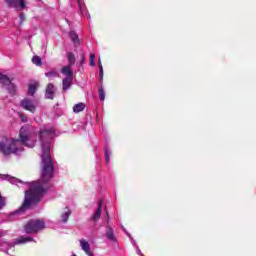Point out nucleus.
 <instances>
[{
  "mask_svg": "<svg viewBox=\"0 0 256 256\" xmlns=\"http://www.w3.org/2000/svg\"><path fill=\"white\" fill-rule=\"evenodd\" d=\"M54 133L55 131L53 129H44L39 132V138L42 143L41 178L30 183L29 189L25 191V198L23 204L20 206V211L37 207L47 194V191H49V187H51L49 181L53 179L55 165L51 159V144L49 143V139L53 137Z\"/></svg>",
  "mask_w": 256,
  "mask_h": 256,
  "instance_id": "obj_1",
  "label": "nucleus"
},
{
  "mask_svg": "<svg viewBox=\"0 0 256 256\" xmlns=\"http://www.w3.org/2000/svg\"><path fill=\"white\" fill-rule=\"evenodd\" d=\"M18 143L21 145H25V147H30L33 149L37 143V136L35 133L29 132V129L26 127H22L19 132V139L9 138L7 136H3L0 140V152L3 155H11L15 153H19L21 148H19Z\"/></svg>",
  "mask_w": 256,
  "mask_h": 256,
  "instance_id": "obj_2",
  "label": "nucleus"
},
{
  "mask_svg": "<svg viewBox=\"0 0 256 256\" xmlns=\"http://www.w3.org/2000/svg\"><path fill=\"white\" fill-rule=\"evenodd\" d=\"M45 229V221L39 219L29 220L24 226V231L28 235L39 233Z\"/></svg>",
  "mask_w": 256,
  "mask_h": 256,
  "instance_id": "obj_3",
  "label": "nucleus"
},
{
  "mask_svg": "<svg viewBox=\"0 0 256 256\" xmlns=\"http://www.w3.org/2000/svg\"><path fill=\"white\" fill-rule=\"evenodd\" d=\"M7 7L10 9H16V11H24L27 9V3L25 0H4Z\"/></svg>",
  "mask_w": 256,
  "mask_h": 256,
  "instance_id": "obj_4",
  "label": "nucleus"
},
{
  "mask_svg": "<svg viewBox=\"0 0 256 256\" xmlns=\"http://www.w3.org/2000/svg\"><path fill=\"white\" fill-rule=\"evenodd\" d=\"M20 107L25 111H30V113H35L37 107L35 102L29 98H25L20 102Z\"/></svg>",
  "mask_w": 256,
  "mask_h": 256,
  "instance_id": "obj_5",
  "label": "nucleus"
},
{
  "mask_svg": "<svg viewBox=\"0 0 256 256\" xmlns=\"http://www.w3.org/2000/svg\"><path fill=\"white\" fill-rule=\"evenodd\" d=\"M57 92V88L53 83H49L46 87L45 97L46 99H55V93Z\"/></svg>",
  "mask_w": 256,
  "mask_h": 256,
  "instance_id": "obj_6",
  "label": "nucleus"
},
{
  "mask_svg": "<svg viewBox=\"0 0 256 256\" xmlns=\"http://www.w3.org/2000/svg\"><path fill=\"white\" fill-rule=\"evenodd\" d=\"M101 211H103V200H99L98 207L91 217L92 221H99L101 219Z\"/></svg>",
  "mask_w": 256,
  "mask_h": 256,
  "instance_id": "obj_7",
  "label": "nucleus"
},
{
  "mask_svg": "<svg viewBox=\"0 0 256 256\" xmlns=\"http://www.w3.org/2000/svg\"><path fill=\"white\" fill-rule=\"evenodd\" d=\"M80 247L82 248V251L86 253V255L93 256V252H91V245H89V242L87 240L81 239Z\"/></svg>",
  "mask_w": 256,
  "mask_h": 256,
  "instance_id": "obj_8",
  "label": "nucleus"
},
{
  "mask_svg": "<svg viewBox=\"0 0 256 256\" xmlns=\"http://www.w3.org/2000/svg\"><path fill=\"white\" fill-rule=\"evenodd\" d=\"M2 85H4V87H7V91L10 93V95H15V93L17 92V86H15L9 78L8 82H3Z\"/></svg>",
  "mask_w": 256,
  "mask_h": 256,
  "instance_id": "obj_9",
  "label": "nucleus"
},
{
  "mask_svg": "<svg viewBox=\"0 0 256 256\" xmlns=\"http://www.w3.org/2000/svg\"><path fill=\"white\" fill-rule=\"evenodd\" d=\"M73 83V77H66L62 80V85H63V91H67L69 87H71Z\"/></svg>",
  "mask_w": 256,
  "mask_h": 256,
  "instance_id": "obj_10",
  "label": "nucleus"
},
{
  "mask_svg": "<svg viewBox=\"0 0 256 256\" xmlns=\"http://www.w3.org/2000/svg\"><path fill=\"white\" fill-rule=\"evenodd\" d=\"M61 73L63 75H66V77H73V71L71 70V66L62 67Z\"/></svg>",
  "mask_w": 256,
  "mask_h": 256,
  "instance_id": "obj_11",
  "label": "nucleus"
},
{
  "mask_svg": "<svg viewBox=\"0 0 256 256\" xmlns=\"http://www.w3.org/2000/svg\"><path fill=\"white\" fill-rule=\"evenodd\" d=\"M106 237L110 241H115V234L113 233V228H111V226H107Z\"/></svg>",
  "mask_w": 256,
  "mask_h": 256,
  "instance_id": "obj_12",
  "label": "nucleus"
},
{
  "mask_svg": "<svg viewBox=\"0 0 256 256\" xmlns=\"http://www.w3.org/2000/svg\"><path fill=\"white\" fill-rule=\"evenodd\" d=\"M73 111H74V113H81V111H85V104L78 103V104L74 105Z\"/></svg>",
  "mask_w": 256,
  "mask_h": 256,
  "instance_id": "obj_13",
  "label": "nucleus"
},
{
  "mask_svg": "<svg viewBox=\"0 0 256 256\" xmlns=\"http://www.w3.org/2000/svg\"><path fill=\"white\" fill-rule=\"evenodd\" d=\"M45 77H48V79H55V78L59 77V74L57 73V71L51 70V71L45 73Z\"/></svg>",
  "mask_w": 256,
  "mask_h": 256,
  "instance_id": "obj_14",
  "label": "nucleus"
},
{
  "mask_svg": "<svg viewBox=\"0 0 256 256\" xmlns=\"http://www.w3.org/2000/svg\"><path fill=\"white\" fill-rule=\"evenodd\" d=\"M37 93V84H30L28 87V95H35Z\"/></svg>",
  "mask_w": 256,
  "mask_h": 256,
  "instance_id": "obj_15",
  "label": "nucleus"
},
{
  "mask_svg": "<svg viewBox=\"0 0 256 256\" xmlns=\"http://www.w3.org/2000/svg\"><path fill=\"white\" fill-rule=\"evenodd\" d=\"M69 37H70L71 41H73V43H75V44L79 43V35H77L75 33V31H71L69 33Z\"/></svg>",
  "mask_w": 256,
  "mask_h": 256,
  "instance_id": "obj_16",
  "label": "nucleus"
},
{
  "mask_svg": "<svg viewBox=\"0 0 256 256\" xmlns=\"http://www.w3.org/2000/svg\"><path fill=\"white\" fill-rule=\"evenodd\" d=\"M32 63L36 65L37 67H41L43 65V61L41 60V57L39 56H33Z\"/></svg>",
  "mask_w": 256,
  "mask_h": 256,
  "instance_id": "obj_17",
  "label": "nucleus"
},
{
  "mask_svg": "<svg viewBox=\"0 0 256 256\" xmlns=\"http://www.w3.org/2000/svg\"><path fill=\"white\" fill-rule=\"evenodd\" d=\"M29 241H33V238H31V237H26V238L20 237V238L16 239V243L18 245H21V243H27Z\"/></svg>",
  "mask_w": 256,
  "mask_h": 256,
  "instance_id": "obj_18",
  "label": "nucleus"
},
{
  "mask_svg": "<svg viewBox=\"0 0 256 256\" xmlns=\"http://www.w3.org/2000/svg\"><path fill=\"white\" fill-rule=\"evenodd\" d=\"M98 95L100 101H105V89L103 88V86H100V88L98 89Z\"/></svg>",
  "mask_w": 256,
  "mask_h": 256,
  "instance_id": "obj_19",
  "label": "nucleus"
},
{
  "mask_svg": "<svg viewBox=\"0 0 256 256\" xmlns=\"http://www.w3.org/2000/svg\"><path fill=\"white\" fill-rule=\"evenodd\" d=\"M71 215V211H67V212H64L62 215H61V219L63 221V223H67V221H69V217Z\"/></svg>",
  "mask_w": 256,
  "mask_h": 256,
  "instance_id": "obj_20",
  "label": "nucleus"
},
{
  "mask_svg": "<svg viewBox=\"0 0 256 256\" xmlns=\"http://www.w3.org/2000/svg\"><path fill=\"white\" fill-rule=\"evenodd\" d=\"M67 57H68L69 64L73 65L75 63V54H73V52H69Z\"/></svg>",
  "mask_w": 256,
  "mask_h": 256,
  "instance_id": "obj_21",
  "label": "nucleus"
},
{
  "mask_svg": "<svg viewBox=\"0 0 256 256\" xmlns=\"http://www.w3.org/2000/svg\"><path fill=\"white\" fill-rule=\"evenodd\" d=\"M98 67L100 69V72H99L100 79L103 80V64H101V58L98 59Z\"/></svg>",
  "mask_w": 256,
  "mask_h": 256,
  "instance_id": "obj_22",
  "label": "nucleus"
},
{
  "mask_svg": "<svg viewBox=\"0 0 256 256\" xmlns=\"http://www.w3.org/2000/svg\"><path fill=\"white\" fill-rule=\"evenodd\" d=\"M9 82V77L5 74L0 73V83H8Z\"/></svg>",
  "mask_w": 256,
  "mask_h": 256,
  "instance_id": "obj_23",
  "label": "nucleus"
},
{
  "mask_svg": "<svg viewBox=\"0 0 256 256\" xmlns=\"http://www.w3.org/2000/svg\"><path fill=\"white\" fill-rule=\"evenodd\" d=\"M89 65L91 67H95V54H90V58H89Z\"/></svg>",
  "mask_w": 256,
  "mask_h": 256,
  "instance_id": "obj_24",
  "label": "nucleus"
},
{
  "mask_svg": "<svg viewBox=\"0 0 256 256\" xmlns=\"http://www.w3.org/2000/svg\"><path fill=\"white\" fill-rule=\"evenodd\" d=\"M3 207H5V198L0 194V209H3Z\"/></svg>",
  "mask_w": 256,
  "mask_h": 256,
  "instance_id": "obj_25",
  "label": "nucleus"
},
{
  "mask_svg": "<svg viewBox=\"0 0 256 256\" xmlns=\"http://www.w3.org/2000/svg\"><path fill=\"white\" fill-rule=\"evenodd\" d=\"M80 57H81L80 65H82L85 63V52H82V55H80Z\"/></svg>",
  "mask_w": 256,
  "mask_h": 256,
  "instance_id": "obj_26",
  "label": "nucleus"
},
{
  "mask_svg": "<svg viewBox=\"0 0 256 256\" xmlns=\"http://www.w3.org/2000/svg\"><path fill=\"white\" fill-rule=\"evenodd\" d=\"M19 18H20L21 23H23L25 21V14L20 13Z\"/></svg>",
  "mask_w": 256,
  "mask_h": 256,
  "instance_id": "obj_27",
  "label": "nucleus"
},
{
  "mask_svg": "<svg viewBox=\"0 0 256 256\" xmlns=\"http://www.w3.org/2000/svg\"><path fill=\"white\" fill-rule=\"evenodd\" d=\"M20 119H22L24 123H27V116L20 115Z\"/></svg>",
  "mask_w": 256,
  "mask_h": 256,
  "instance_id": "obj_28",
  "label": "nucleus"
},
{
  "mask_svg": "<svg viewBox=\"0 0 256 256\" xmlns=\"http://www.w3.org/2000/svg\"><path fill=\"white\" fill-rule=\"evenodd\" d=\"M105 159H106V162L109 163V152H105Z\"/></svg>",
  "mask_w": 256,
  "mask_h": 256,
  "instance_id": "obj_29",
  "label": "nucleus"
}]
</instances>
